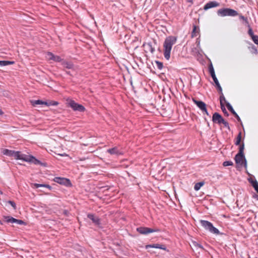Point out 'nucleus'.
I'll list each match as a JSON object with an SVG mask.
<instances>
[{"mask_svg":"<svg viewBox=\"0 0 258 258\" xmlns=\"http://www.w3.org/2000/svg\"><path fill=\"white\" fill-rule=\"evenodd\" d=\"M177 39V37L174 36H169L165 38L163 43V55L166 60L170 59L172 47Z\"/></svg>","mask_w":258,"mask_h":258,"instance_id":"nucleus-1","label":"nucleus"},{"mask_svg":"<svg viewBox=\"0 0 258 258\" xmlns=\"http://www.w3.org/2000/svg\"><path fill=\"white\" fill-rule=\"evenodd\" d=\"M17 160H22L27 162L33 163L35 165H39L43 167L47 166V163L42 162L32 155H27L22 154L20 151H18Z\"/></svg>","mask_w":258,"mask_h":258,"instance_id":"nucleus-2","label":"nucleus"},{"mask_svg":"<svg viewBox=\"0 0 258 258\" xmlns=\"http://www.w3.org/2000/svg\"><path fill=\"white\" fill-rule=\"evenodd\" d=\"M217 14L219 17H221L227 16L235 17L238 15V13L234 9L228 8H223L218 10Z\"/></svg>","mask_w":258,"mask_h":258,"instance_id":"nucleus-3","label":"nucleus"},{"mask_svg":"<svg viewBox=\"0 0 258 258\" xmlns=\"http://www.w3.org/2000/svg\"><path fill=\"white\" fill-rule=\"evenodd\" d=\"M200 223L201 225L210 232L217 235L221 234L219 230L217 228L215 227L211 222L207 220H201Z\"/></svg>","mask_w":258,"mask_h":258,"instance_id":"nucleus-4","label":"nucleus"},{"mask_svg":"<svg viewBox=\"0 0 258 258\" xmlns=\"http://www.w3.org/2000/svg\"><path fill=\"white\" fill-rule=\"evenodd\" d=\"M68 104L69 106L71 107L74 111H78L82 112H84L85 110V108L84 106L76 103L73 100L69 101Z\"/></svg>","mask_w":258,"mask_h":258,"instance_id":"nucleus-5","label":"nucleus"},{"mask_svg":"<svg viewBox=\"0 0 258 258\" xmlns=\"http://www.w3.org/2000/svg\"><path fill=\"white\" fill-rule=\"evenodd\" d=\"M192 100L203 113H205L207 115H209V113L206 108V104L205 102L201 100H197L194 98H192Z\"/></svg>","mask_w":258,"mask_h":258,"instance_id":"nucleus-6","label":"nucleus"},{"mask_svg":"<svg viewBox=\"0 0 258 258\" xmlns=\"http://www.w3.org/2000/svg\"><path fill=\"white\" fill-rule=\"evenodd\" d=\"M53 181L61 185H64L66 186H71L72 183L70 180L66 178L55 177L53 179Z\"/></svg>","mask_w":258,"mask_h":258,"instance_id":"nucleus-7","label":"nucleus"},{"mask_svg":"<svg viewBox=\"0 0 258 258\" xmlns=\"http://www.w3.org/2000/svg\"><path fill=\"white\" fill-rule=\"evenodd\" d=\"M234 159L236 164L242 165L244 163L245 166H246V160L244 155L237 154Z\"/></svg>","mask_w":258,"mask_h":258,"instance_id":"nucleus-8","label":"nucleus"},{"mask_svg":"<svg viewBox=\"0 0 258 258\" xmlns=\"http://www.w3.org/2000/svg\"><path fill=\"white\" fill-rule=\"evenodd\" d=\"M137 231L141 234H148L150 233L155 232L156 230L148 227H139L137 228Z\"/></svg>","mask_w":258,"mask_h":258,"instance_id":"nucleus-9","label":"nucleus"},{"mask_svg":"<svg viewBox=\"0 0 258 258\" xmlns=\"http://www.w3.org/2000/svg\"><path fill=\"white\" fill-rule=\"evenodd\" d=\"M212 121L214 123L220 124L224 121V118L218 112H215L212 116Z\"/></svg>","mask_w":258,"mask_h":258,"instance_id":"nucleus-10","label":"nucleus"},{"mask_svg":"<svg viewBox=\"0 0 258 258\" xmlns=\"http://www.w3.org/2000/svg\"><path fill=\"white\" fill-rule=\"evenodd\" d=\"M2 152L5 155L8 156L9 157H14L15 159H17L18 151H15L13 150L5 149L3 150Z\"/></svg>","mask_w":258,"mask_h":258,"instance_id":"nucleus-11","label":"nucleus"},{"mask_svg":"<svg viewBox=\"0 0 258 258\" xmlns=\"http://www.w3.org/2000/svg\"><path fill=\"white\" fill-rule=\"evenodd\" d=\"M220 6V3L216 1H210L207 3L204 7V10L206 11L208 9L216 8Z\"/></svg>","mask_w":258,"mask_h":258,"instance_id":"nucleus-12","label":"nucleus"},{"mask_svg":"<svg viewBox=\"0 0 258 258\" xmlns=\"http://www.w3.org/2000/svg\"><path fill=\"white\" fill-rule=\"evenodd\" d=\"M144 51L146 52H151L153 53L155 51V48L153 47L151 43H145L143 45Z\"/></svg>","mask_w":258,"mask_h":258,"instance_id":"nucleus-13","label":"nucleus"},{"mask_svg":"<svg viewBox=\"0 0 258 258\" xmlns=\"http://www.w3.org/2000/svg\"><path fill=\"white\" fill-rule=\"evenodd\" d=\"M226 107L227 109L230 111L235 117V118L237 119V121L239 122H241V119L239 115L237 114V113L235 111L234 109L233 108L232 105L230 104L229 102L226 103Z\"/></svg>","mask_w":258,"mask_h":258,"instance_id":"nucleus-14","label":"nucleus"},{"mask_svg":"<svg viewBox=\"0 0 258 258\" xmlns=\"http://www.w3.org/2000/svg\"><path fill=\"white\" fill-rule=\"evenodd\" d=\"M88 218L92 221V222L98 227H100V219L98 217H95L93 214H89L87 215Z\"/></svg>","mask_w":258,"mask_h":258,"instance_id":"nucleus-15","label":"nucleus"},{"mask_svg":"<svg viewBox=\"0 0 258 258\" xmlns=\"http://www.w3.org/2000/svg\"><path fill=\"white\" fill-rule=\"evenodd\" d=\"M61 65L63 68L68 69H74V64L71 61H68L63 60L62 61Z\"/></svg>","mask_w":258,"mask_h":258,"instance_id":"nucleus-16","label":"nucleus"},{"mask_svg":"<svg viewBox=\"0 0 258 258\" xmlns=\"http://www.w3.org/2000/svg\"><path fill=\"white\" fill-rule=\"evenodd\" d=\"M107 152L109 153L111 155H118L121 154V152L118 150V148L116 147L108 149L107 150Z\"/></svg>","mask_w":258,"mask_h":258,"instance_id":"nucleus-17","label":"nucleus"},{"mask_svg":"<svg viewBox=\"0 0 258 258\" xmlns=\"http://www.w3.org/2000/svg\"><path fill=\"white\" fill-rule=\"evenodd\" d=\"M200 33L199 27L196 25H193V29L191 32V36L192 38L196 37Z\"/></svg>","mask_w":258,"mask_h":258,"instance_id":"nucleus-18","label":"nucleus"},{"mask_svg":"<svg viewBox=\"0 0 258 258\" xmlns=\"http://www.w3.org/2000/svg\"><path fill=\"white\" fill-rule=\"evenodd\" d=\"M239 20H241L243 21V23L247 26V27H249V24L247 17H244L241 14H239L238 15Z\"/></svg>","mask_w":258,"mask_h":258,"instance_id":"nucleus-19","label":"nucleus"},{"mask_svg":"<svg viewBox=\"0 0 258 258\" xmlns=\"http://www.w3.org/2000/svg\"><path fill=\"white\" fill-rule=\"evenodd\" d=\"M32 104L33 106L37 105H45L46 104L47 102L46 101H43L40 100H33L31 101Z\"/></svg>","mask_w":258,"mask_h":258,"instance_id":"nucleus-20","label":"nucleus"},{"mask_svg":"<svg viewBox=\"0 0 258 258\" xmlns=\"http://www.w3.org/2000/svg\"><path fill=\"white\" fill-rule=\"evenodd\" d=\"M35 187L36 188H39V187H46L47 188H48L49 190H51V186H50L49 184H39V183H35L34 184Z\"/></svg>","mask_w":258,"mask_h":258,"instance_id":"nucleus-21","label":"nucleus"},{"mask_svg":"<svg viewBox=\"0 0 258 258\" xmlns=\"http://www.w3.org/2000/svg\"><path fill=\"white\" fill-rule=\"evenodd\" d=\"M204 184H205V182L204 181H201V182L196 183L194 186V189L196 191L199 190L200 189V188L203 185H204Z\"/></svg>","mask_w":258,"mask_h":258,"instance_id":"nucleus-22","label":"nucleus"},{"mask_svg":"<svg viewBox=\"0 0 258 258\" xmlns=\"http://www.w3.org/2000/svg\"><path fill=\"white\" fill-rule=\"evenodd\" d=\"M250 182L251 183L252 186L254 188L255 190L258 193V182L255 180H249Z\"/></svg>","mask_w":258,"mask_h":258,"instance_id":"nucleus-23","label":"nucleus"},{"mask_svg":"<svg viewBox=\"0 0 258 258\" xmlns=\"http://www.w3.org/2000/svg\"><path fill=\"white\" fill-rule=\"evenodd\" d=\"M220 96V105H224L223 101H224L226 103L227 102L225 99V98L224 96V94L222 92V91L221 92H219Z\"/></svg>","mask_w":258,"mask_h":258,"instance_id":"nucleus-24","label":"nucleus"},{"mask_svg":"<svg viewBox=\"0 0 258 258\" xmlns=\"http://www.w3.org/2000/svg\"><path fill=\"white\" fill-rule=\"evenodd\" d=\"M4 218L7 223H14V218L11 216H4Z\"/></svg>","mask_w":258,"mask_h":258,"instance_id":"nucleus-25","label":"nucleus"},{"mask_svg":"<svg viewBox=\"0 0 258 258\" xmlns=\"http://www.w3.org/2000/svg\"><path fill=\"white\" fill-rule=\"evenodd\" d=\"M47 103L45 104L46 106H56L58 104V103L57 101H46Z\"/></svg>","mask_w":258,"mask_h":258,"instance_id":"nucleus-26","label":"nucleus"},{"mask_svg":"<svg viewBox=\"0 0 258 258\" xmlns=\"http://www.w3.org/2000/svg\"><path fill=\"white\" fill-rule=\"evenodd\" d=\"M241 140V133L239 132L236 138V141L235 143V145H240V143Z\"/></svg>","mask_w":258,"mask_h":258,"instance_id":"nucleus-27","label":"nucleus"},{"mask_svg":"<svg viewBox=\"0 0 258 258\" xmlns=\"http://www.w3.org/2000/svg\"><path fill=\"white\" fill-rule=\"evenodd\" d=\"M214 82L215 83V85H216V86L218 91L221 92L222 91V89L221 86L220 85V83H219L218 79L214 81Z\"/></svg>","mask_w":258,"mask_h":258,"instance_id":"nucleus-28","label":"nucleus"},{"mask_svg":"<svg viewBox=\"0 0 258 258\" xmlns=\"http://www.w3.org/2000/svg\"><path fill=\"white\" fill-rule=\"evenodd\" d=\"M148 247L158 248L159 249H161V244H152V245H148L146 246V248H148Z\"/></svg>","mask_w":258,"mask_h":258,"instance_id":"nucleus-29","label":"nucleus"},{"mask_svg":"<svg viewBox=\"0 0 258 258\" xmlns=\"http://www.w3.org/2000/svg\"><path fill=\"white\" fill-rule=\"evenodd\" d=\"M244 149V143H242V144L240 145V146L239 148V151L237 154L244 155V154H243Z\"/></svg>","mask_w":258,"mask_h":258,"instance_id":"nucleus-30","label":"nucleus"},{"mask_svg":"<svg viewBox=\"0 0 258 258\" xmlns=\"http://www.w3.org/2000/svg\"><path fill=\"white\" fill-rule=\"evenodd\" d=\"M52 57L53 58V60L56 62H61V63L62 61L63 60L58 55L52 56Z\"/></svg>","mask_w":258,"mask_h":258,"instance_id":"nucleus-31","label":"nucleus"},{"mask_svg":"<svg viewBox=\"0 0 258 258\" xmlns=\"http://www.w3.org/2000/svg\"><path fill=\"white\" fill-rule=\"evenodd\" d=\"M14 223H17L19 225H24L25 224V222H24L23 220L14 219Z\"/></svg>","mask_w":258,"mask_h":258,"instance_id":"nucleus-32","label":"nucleus"},{"mask_svg":"<svg viewBox=\"0 0 258 258\" xmlns=\"http://www.w3.org/2000/svg\"><path fill=\"white\" fill-rule=\"evenodd\" d=\"M248 27V34L250 36L251 38L252 39V37H253L255 35H254L252 30V28L250 27V26H249V27Z\"/></svg>","mask_w":258,"mask_h":258,"instance_id":"nucleus-33","label":"nucleus"},{"mask_svg":"<svg viewBox=\"0 0 258 258\" xmlns=\"http://www.w3.org/2000/svg\"><path fill=\"white\" fill-rule=\"evenodd\" d=\"M233 165V162L231 161H224L223 163V165L225 167L228 166H231Z\"/></svg>","mask_w":258,"mask_h":258,"instance_id":"nucleus-34","label":"nucleus"},{"mask_svg":"<svg viewBox=\"0 0 258 258\" xmlns=\"http://www.w3.org/2000/svg\"><path fill=\"white\" fill-rule=\"evenodd\" d=\"M7 203L11 205L14 210L16 209V204L14 201H9Z\"/></svg>","mask_w":258,"mask_h":258,"instance_id":"nucleus-35","label":"nucleus"},{"mask_svg":"<svg viewBox=\"0 0 258 258\" xmlns=\"http://www.w3.org/2000/svg\"><path fill=\"white\" fill-rule=\"evenodd\" d=\"M221 109H222L223 112L224 113V114L226 115V116H228L229 114H228V112L227 111V110L224 106V105H221Z\"/></svg>","mask_w":258,"mask_h":258,"instance_id":"nucleus-36","label":"nucleus"},{"mask_svg":"<svg viewBox=\"0 0 258 258\" xmlns=\"http://www.w3.org/2000/svg\"><path fill=\"white\" fill-rule=\"evenodd\" d=\"M209 73H210V75L215 73V71H214V68H213V67L212 64H211L210 65L209 68Z\"/></svg>","mask_w":258,"mask_h":258,"instance_id":"nucleus-37","label":"nucleus"},{"mask_svg":"<svg viewBox=\"0 0 258 258\" xmlns=\"http://www.w3.org/2000/svg\"><path fill=\"white\" fill-rule=\"evenodd\" d=\"M166 111H167V110H166L165 109L162 108V117H164V116L167 117L168 116L170 115L171 113H169V114L166 113Z\"/></svg>","mask_w":258,"mask_h":258,"instance_id":"nucleus-38","label":"nucleus"},{"mask_svg":"<svg viewBox=\"0 0 258 258\" xmlns=\"http://www.w3.org/2000/svg\"><path fill=\"white\" fill-rule=\"evenodd\" d=\"M222 123H223L224 124V125L225 127L227 128L228 130H230V126H229V123L227 121H225L224 119V121H223Z\"/></svg>","mask_w":258,"mask_h":258,"instance_id":"nucleus-39","label":"nucleus"},{"mask_svg":"<svg viewBox=\"0 0 258 258\" xmlns=\"http://www.w3.org/2000/svg\"><path fill=\"white\" fill-rule=\"evenodd\" d=\"M162 250H164L165 252H168L169 254L171 255V250L169 249H167V247L164 245H162Z\"/></svg>","mask_w":258,"mask_h":258,"instance_id":"nucleus-40","label":"nucleus"},{"mask_svg":"<svg viewBox=\"0 0 258 258\" xmlns=\"http://www.w3.org/2000/svg\"><path fill=\"white\" fill-rule=\"evenodd\" d=\"M252 40L254 43L258 45V36L255 35L254 37H252Z\"/></svg>","mask_w":258,"mask_h":258,"instance_id":"nucleus-41","label":"nucleus"},{"mask_svg":"<svg viewBox=\"0 0 258 258\" xmlns=\"http://www.w3.org/2000/svg\"><path fill=\"white\" fill-rule=\"evenodd\" d=\"M155 62L157 64V68L161 70V62L158 60H155Z\"/></svg>","mask_w":258,"mask_h":258,"instance_id":"nucleus-42","label":"nucleus"},{"mask_svg":"<svg viewBox=\"0 0 258 258\" xmlns=\"http://www.w3.org/2000/svg\"><path fill=\"white\" fill-rule=\"evenodd\" d=\"M155 62L157 64V68L161 70V62L158 60H155Z\"/></svg>","mask_w":258,"mask_h":258,"instance_id":"nucleus-43","label":"nucleus"},{"mask_svg":"<svg viewBox=\"0 0 258 258\" xmlns=\"http://www.w3.org/2000/svg\"><path fill=\"white\" fill-rule=\"evenodd\" d=\"M47 55L49 57V59L51 60H53L52 56H55L52 52H48L47 53Z\"/></svg>","mask_w":258,"mask_h":258,"instance_id":"nucleus-44","label":"nucleus"},{"mask_svg":"<svg viewBox=\"0 0 258 258\" xmlns=\"http://www.w3.org/2000/svg\"><path fill=\"white\" fill-rule=\"evenodd\" d=\"M251 52L255 54L257 53V49L254 45L251 47Z\"/></svg>","mask_w":258,"mask_h":258,"instance_id":"nucleus-45","label":"nucleus"},{"mask_svg":"<svg viewBox=\"0 0 258 258\" xmlns=\"http://www.w3.org/2000/svg\"><path fill=\"white\" fill-rule=\"evenodd\" d=\"M5 63H6V66H8V65H9V64H13L14 63V61L5 60Z\"/></svg>","mask_w":258,"mask_h":258,"instance_id":"nucleus-46","label":"nucleus"},{"mask_svg":"<svg viewBox=\"0 0 258 258\" xmlns=\"http://www.w3.org/2000/svg\"><path fill=\"white\" fill-rule=\"evenodd\" d=\"M211 77H212V78H213V81H215V80H217V77H216V76L215 73L213 74H211Z\"/></svg>","mask_w":258,"mask_h":258,"instance_id":"nucleus-47","label":"nucleus"},{"mask_svg":"<svg viewBox=\"0 0 258 258\" xmlns=\"http://www.w3.org/2000/svg\"><path fill=\"white\" fill-rule=\"evenodd\" d=\"M1 66H6L5 60H0Z\"/></svg>","mask_w":258,"mask_h":258,"instance_id":"nucleus-48","label":"nucleus"},{"mask_svg":"<svg viewBox=\"0 0 258 258\" xmlns=\"http://www.w3.org/2000/svg\"><path fill=\"white\" fill-rule=\"evenodd\" d=\"M253 198L256 199L257 200H258V195L255 194L253 196Z\"/></svg>","mask_w":258,"mask_h":258,"instance_id":"nucleus-49","label":"nucleus"},{"mask_svg":"<svg viewBox=\"0 0 258 258\" xmlns=\"http://www.w3.org/2000/svg\"><path fill=\"white\" fill-rule=\"evenodd\" d=\"M3 114V112L2 111V110L1 109H0V114Z\"/></svg>","mask_w":258,"mask_h":258,"instance_id":"nucleus-50","label":"nucleus"},{"mask_svg":"<svg viewBox=\"0 0 258 258\" xmlns=\"http://www.w3.org/2000/svg\"><path fill=\"white\" fill-rule=\"evenodd\" d=\"M66 73H67L68 75H71L70 72L66 71Z\"/></svg>","mask_w":258,"mask_h":258,"instance_id":"nucleus-51","label":"nucleus"},{"mask_svg":"<svg viewBox=\"0 0 258 258\" xmlns=\"http://www.w3.org/2000/svg\"><path fill=\"white\" fill-rule=\"evenodd\" d=\"M198 246L200 247V248H203L202 246L200 244H198Z\"/></svg>","mask_w":258,"mask_h":258,"instance_id":"nucleus-52","label":"nucleus"},{"mask_svg":"<svg viewBox=\"0 0 258 258\" xmlns=\"http://www.w3.org/2000/svg\"><path fill=\"white\" fill-rule=\"evenodd\" d=\"M0 224L3 225V223L2 222V221L1 220H0Z\"/></svg>","mask_w":258,"mask_h":258,"instance_id":"nucleus-53","label":"nucleus"},{"mask_svg":"<svg viewBox=\"0 0 258 258\" xmlns=\"http://www.w3.org/2000/svg\"><path fill=\"white\" fill-rule=\"evenodd\" d=\"M1 195H2V194H3V192H2V191H1L0 190V195H1Z\"/></svg>","mask_w":258,"mask_h":258,"instance_id":"nucleus-54","label":"nucleus"}]
</instances>
